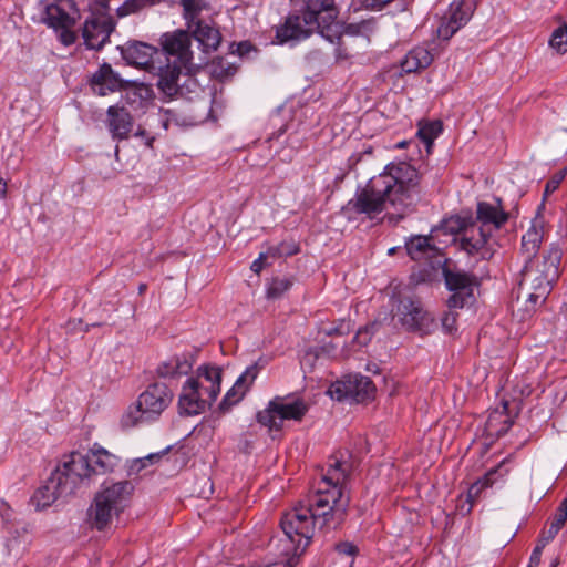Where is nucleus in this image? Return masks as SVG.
<instances>
[{"label":"nucleus","instance_id":"24","mask_svg":"<svg viewBox=\"0 0 567 567\" xmlns=\"http://www.w3.org/2000/svg\"><path fill=\"white\" fill-rule=\"evenodd\" d=\"M107 128L113 140L128 138L133 130V117L131 113L118 105H111L106 111Z\"/></svg>","mask_w":567,"mask_h":567},{"label":"nucleus","instance_id":"16","mask_svg":"<svg viewBox=\"0 0 567 567\" xmlns=\"http://www.w3.org/2000/svg\"><path fill=\"white\" fill-rule=\"evenodd\" d=\"M115 27L116 21L107 12H92L84 21L82 29L84 44L90 50H102L110 42V37Z\"/></svg>","mask_w":567,"mask_h":567},{"label":"nucleus","instance_id":"34","mask_svg":"<svg viewBox=\"0 0 567 567\" xmlns=\"http://www.w3.org/2000/svg\"><path fill=\"white\" fill-rule=\"evenodd\" d=\"M442 131L441 122H430L422 125L417 131V136L420 140L426 145L427 148L431 147L434 140L439 136Z\"/></svg>","mask_w":567,"mask_h":567},{"label":"nucleus","instance_id":"50","mask_svg":"<svg viewBox=\"0 0 567 567\" xmlns=\"http://www.w3.org/2000/svg\"><path fill=\"white\" fill-rule=\"evenodd\" d=\"M7 182L0 177V198L4 199L7 197Z\"/></svg>","mask_w":567,"mask_h":567},{"label":"nucleus","instance_id":"29","mask_svg":"<svg viewBox=\"0 0 567 567\" xmlns=\"http://www.w3.org/2000/svg\"><path fill=\"white\" fill-rule=\"evenodd\" d=\"M433 55L429 49L424 47H415L411 49L401 61V69L405 73H413L426 69L431 65Z\"/></svg>","mask_w":567,"mask_h":567},{"label":"nucleus","instance_id":"55","mask_svg":"<svg viewBox=\"0 0 567 567\" xmlns=\"http://www.w3.org/2000/svg\"><path fill=\"white\" fill-rule=\"evenodd\" d=\"M153 141H154V138H150V140L147 141V143H146V144H147V146H150V147H151V146H152Z\"/></svg>","mask_w":567,"mask_h":567},{"label":"nucleus","instance_id":"47","mask_svg":"<svg viewBox=\"0 0 567 567\" xmlns=\"http://www.w3.org/2000/svg\"><path fill=\"white\" fill-rule=\"evenodd\" d=\"M266 259H267V254L260 252L258 258L252 261L250 269L255 274H260V271L265 268Z\"/></svg>","mask_w":567,"mask_h":567},{"label":"nucleus","instance_id":"37","mask_svg":"<svg viewBox=\"0 0 567 567\" xmlns=\"http://www.w3.org/2000/svg\"><path fill=\"white\" fill-rule=\"evenodd\" d=\"M567 174V169L563 168L557 172H555L550 178L546 182L544 194H543V202L545 204L546 198L553 194L555 190H557L561 184V182L565 179Z\"/></svg>","mask_w":567,"mask_h":567},{"label":"nucleus","instance_id":"26","mask_svg":"<svg viewBox=\"0 0 567 567\" xmlns=\"http://www.w3.org/2000/svg\"><path fill=\"white\" fill-rule=\"evenodd\" d=\"M41 21L58 31L60 28L74 27L76 18L71 16L62 4L49 3L44 6Z\"/></svg>","mask_w":567,"mask_h":567},{"label":"nucleus","instance_id":"27","mask_svg":"<svg viewBox=\"0 0 567 567\" xmlns=\"http://www.w3.org/2000/svg\"><path fill=\"white\" fill-rule=\"evenodd\" d=\"M513 423L508 413V402L505 401L502 409H496L489 413L485 423V431L489 436L499 437L508 432Z\"/></svg>","mask_w":567,"mask_h":567},{"label":"nucleus","instance_id":"39","mask_svg":"<svg viewBox=\"0 0 567 567\" xmlns=\"http://www.w3.org/2000/svg\"><path fill=\"white\" fill-rule=\"evenodd\" d=\"M71 29H72V27H66V28H60L58 30V31H60L59 40L65 47L74 44L78 39L76 33L74 31H72Z\"/></svg>","mask_w":567,"mask_h":567},{"label":"nucleus","instance_id":"20","mask_svg":"<svg viewBox=\"0 0 567 567\" xmlns=\"http://www.w3.org/2000/svg\"><path fill=\"white\" fill-rule=\"evenodd\" d=\"M90 83L93 91L101 96L116 91L126 90L135 86L136 84L134 81L122 79L109 63H103L99 70L93 73Z\"/></svg>","mask_w":567,"mask_h":567},{"label":"nucleus","instance_id":"28","mask_svg":"<svg viewBox=\"0 0 567 567\" xmlns=\"http://www.w3.org/2000/svg\"><path fill=\"white\" fill-rule=\"evenodd\" d=\"M193 37L204 47L205 51H215L220 44L221 34L219 30L209 23L197 21L193 24Z\"/></svg>","mask_w":567,"mask_h":567},{"label":"nucleus","instance_id":"4","mask_svg":"<svg viewBox=\"0 0 567 567\" xmlns=\"http://www.w3.org/2000/svg\"><path fill=\"white\" fill-rule=\"evenodd\" d=\"M339 16V9L334 0H307L302 16L289 14L285 23L277 28L276 37L280 43L308 38L313 29H320V33L330 42L337 38L341 40L338 30L332 27Z\"/></svg>","mask_w":567,"mask_h":567},{"label":"nucleus","instance_id":"17","mask_svg":"<svg viewBox=\"0 0 567 567\" xmlns=\"http://www.w3.org/2000/svg\"><path fill=\"white\" fill-rule=\"evenodd\" d=\"M475 9V0H460L452 2L437 28L439 38L442 40H450L471 20Z\"/></svg>","mask_w":567,"mask_h":567},{"label":"nucleus","instance_id":"52","mask_svg":"<svg viewBox=\"0 0 567 567\" xmlns=\"http://www.w3.org/2000/svg\"><path fill=\"white\" fill-rule=\"evenodd\" d=\"M296 564L295 561V557H292L291 559H289L286 564V567H293V565Z\"/></svg>","mask_w":567,"mask_h":567},{"label":"nucleus","instance_id":"25","mask_svg":"<svg viewBox=\"0 0 567 567\" xmlns=\"http://www.w3.org/2000/svg\"><path fill=\"white\" fill-rule=\"evenodd\" d=\"M194 365V359L188 353L175 354L161 362L156 368V374L164 379H174L187 375Z\"/></svg>","mask_w":567,"mask_h":567},{"label":"nucleus","instance_id":"41","mask_svg":"<svg viewBox=\"0 0 567 567\" xmlns=\"http://www.w3.org/2000/svg\"><path fill=\"white\" fill-rule=\"evenodd\" d=\"M566 520H567V512L557 508L549 525H551L555 528L560 530L563 528V526L565 525Z\"/></svg>","mask_w":567,"mask_h":567},{"label":"nucleus","instance_id":"60","mask_svg":"<svg viewBox=\"0 0 567 567\" xmlns=\"http://www.w3.org/2000/svg\"><path fill=\"white\" fill-rule=\"evenodd\" d=\"M101 326L100 323H92L91 327Z\"/></svg>","mask_w":567,"mask_h":567},{"label":"nucleus","instance_id":"53","mask_svg":"<svg viewBox=\"0 0 567 567\" xmlns=\"http://www.w3.org/2000/svg\"><path fill=\"white\" fill-rule=\"evenodd\" d=\"M145 290H146V285L145 284H141L140 287H138V292L143 293Z\"/></svg>","mask_w":567,"mask_h":567},{"label":"nucleus","instance_id":"59","mask_svg":"<svg viewBox=\"0 0 567 567\" xmlns=\"http://www.w3.org/2000/svg\"><path fill=\"white\" fill-rule=\"evenodd\" d=\"M389 254H394V248H391V249L389 250Z\"/></svg>","mask_w":567,"mask_h":567},{"label":"nucleus","instance_id":"57","mask_svg":"<svg viewBox=\"0 0 567 567\" xmlns=\"http://www.w3.org/2000/svg\"><path fill=\"white\" fill-rule=\"evenodd\" d=\"M69 7L70 8H74V3L73 2H69Z\"/></svg>","mask_w":567,"mask_h":567},{"label":"nucleus","instance_id":"3","mask_svg":"<svg viewBox=\"0 0 567 567\" xmlns=\"http://www.w3.org/2000/svg\"><path fill=\"white\" fill-rule=\"evenodd\" d=\"M508 220L502 200L497 204L478 202L476 216H455L444 221V228L453 234H458L461 250L473 257L488 260L495 252L492 234L501 229Z\"/></svg>","mask_w":567,"mask_h":567},{"label":"nucleus","instance_id":"19","mask_svg":"<svg viewBox=\"0 0 567 567\" xmlns=\"http://www.w3.org/2000/svg\"><path fill=\"white\" fill-rule=\"evenodd\" d=\"M184 66L159 59L155 65L152 66L150 74L156 78V87L158 91L169 100L178 94V84L182 79Z\"/></svg>","mask_w":567,"mask_h":567},{"label":"nucleus","instance_id":"22","mask_svg":"<svg viewBox=\"0 0 567 567\" xmlns=\"http://www.w3.org/2000/svg\"><path fill=\"white\" fill-rule=\"evenodd\" d=\"M258 375L257 364H251L246 368L244 373L236 380L235 384L227 391L221 402L219 403V411L223 413L228 412L234 405L239 403L249 390Z\"/></svg>","mask_w":567,"mask_h":567},{"label":"nucleus","instance_id":"38","mask_svg":"<svg viewBox=\"0 0 567 567\" xmlns=\"http://www.w3.org/2000/svg\"><path fill=\"white\" fill-rule=\"evenodd\" d=\"M458 313L456 312V309L449 308V311H446L442 319V327L447 333H452L456 330V321H457Z\"/></svg>","mask_w":567,"mask_h":567},{"label":"nucleus","instance_id":"42","mask_svg":"<svg viewBox=\"0 0 567 567\" xmlns=\"http://www.w3.org/2000/svg\"><path fill=\"white\" fill-rule=\"evenodd\" d=\"M280 245L282 246V252L285 257L295 256L300 251L299 244L295 240L281 241Z\"/></svg>","mask_w":567,"mask_h":567},{"label":"nucleus","instance_id":"21","mask_svg":"<svg viewBox=\"0 0 567 567\" xmlns=\"http://www.w3.org/2000/svg\"><path fill=\"white\" fill-rule=\"evenodd\" d=\"M544 209L545 204L542 203L537 208L536 216L530 223V227L522 237L520 250L526 260H532L536 257L545 238V234L547 231V223L543 216Z\"/></svg>","mask_w":567,"mask_h":567},{"label":"nucleus","instance_id":"40","mask_svg":"<svg viewBox=\"0 0 567 567\" xmlns=\"http://www.w3.org/2000/svg\"><path fill=\"white\" fill-rule=\"evenodd\" d=\"M252 51L257 52V49H256V47L251 42H249V41H241V42L237 43L235 52L240 58H246Z\"/></svg>","mask_w":567,"mask_h":567},{"label":"nucleus","instance_id":"14","mask_svg":"<svg viewBox=\"0 0 567 567\" xmlns=\"http://www.w3.org/2000/svg\"><path fill=\"white\" fill-rule=\"evenodd\" d=\"M446 288L452 292L446 305L451 309H461L473 299L474 287L477 286L476 276L461 269L443 268Z\"/></svg>","mask_w":567,"mask_h":567},{"label":"nucleus","instance_id":"13","mask_svg":"<svg viewBox=\"0 0 567 567\" xmlns=\"http://www.w3.org/2000/svg\"><path fill=\"white\" fill-rule=\"evenodd\" d=\"M375 386L369 377L350 374L332 383L328 390L329 395L337 401L353 400L358 403L373 398Z\"/></svg>","mask_w":567,"mask_h":567},{"label":"nucleus","instance_id":"54","mask_svg":"<svg viewBox=\"0 0 567 567\" xmlns=\"http://www.w3.org/2000/svg\"><path fill=\"white\" fill-rule=\"evenodd\" d=\"M147 458L152 460V458H159V455L158 454H151Z\"/></svg>","mask_w":567,"mask_h":567},{"label":"nucleus","instance_id":"61","mask_svg":"<svg viewBox=\"0 0 567 567\" xmlns=\"http://www.w3.org/2000/svg\"><path fill=\"white\" fill-rule=\"evenodd\" d=\"M89 330H90V326H86L84 331L87 332Z\"/></svg>","mask_w":567,"mask_h":567},{"label":"nucleus","instance_id":"58","mask_svg":"<svg viewBox=\"0 0 567 567\" xmlns=\"http://www.w3.org/2000/svg\"><path fill=\"white\" fill-rule=\"evenodd\" d=\"M404 145H405V143L402 142V143L399 144V147H403Z\"/></svg>","mask_w":567,"mask_h":567},{"label":"nucleus","instance_id":"2","mask_svg":"<svg viewBox=\"0 0 567 567\" xmlns=\"http://www.w3.org/2000/svg\"><path fill=\"white\" fill-rule=\"evenodd\" d=\"M425 179L410 163L400 161L388 164L383 172L370 178L348 202L357 214L374 218L388 206L413 210L422 198Z\"/></svg>","mask_w":567,"mask_h":567},{"label":"nucleus","instance_id":"15","mask_svg":"<svg viewBox=\"0 0 567 567\" xmlns=\"http://www.w3.org/2000/svg\"><path fill=\"white\" fill-rule=\"evenodd\" d=\"M393 311L394 317H398L400 323L409 331L427 333L433 324V319L417 298L400 296Z\"/></svg>","mask_w":567,"mask_h":567},{"label":"nucleus","instance_id":"44","mask_svg":"<svg viewBox=\"0 0 567 567\" xmlns=\"http://www.w3.org/2000/svg\"><path fill=\"white\" fill-rule=\"evenodd\" d=\"M543 549H544V544L536 545V547L534 548V550L530 555L528 567H538L539 566Z\"/></svg>","mask_w":567,"mask_h":567},{"label":"nucleus","instance_id":"32","mask_svg":"<svg viewBox=\"0 0 567 567\" xmlns=\"http://www.w3.org/2000/svg\"><path fill=\"white\" fill-rule=\"evenodd\" d=\"M179 4L183 8V17L188 29H193V24L202 21L199 19L202 11L207 10L209 7L206 0H179Z\"/></svg>","mask_w":567,"mask_h":567},{"label":"nucleus","instance_id":"48","mask_svg":"<svg viewBox=\"0 0 567 567\" xmlns=\"http://www.w3.org/2000/svg\"><path fill=\"white\" fill-rule=\"evenodd\" d=\"M265 254H267V258L268 257H271V258L285 257L284 252H282V246L280 244L277 246L269 247Z\"/></svg>","mask_w":567,"mask_h":567},{"label":"nucleus","instance_id":"6","mask_svg":"<svg viewBox=\"0 0 567 567\" xmlns=\"http://www.w3.org/2000/svg\"><path fill=\"white\" fill-rule=\"evenodd\" d=\"M223 370L217 365H202L196 377L182 386L178 398L181 415H198L209 409L220 393Z\"/></svg>","mask_w":567,"mask_h":567},{"label":"nucleus","instance_id":"46","mask_svg":"<svg viewBox=\"0 0 567 567\" xmlns=\"http://www.w3.org/2000/svg\"><path fill=\"white\" fill-rule=\"evenodd\" d=\"M558 533H559V529L549 525L548 529H546L542 533L538 544H544V547H545L550 540H553L556 537V535Z\"/></svg>","mask_w":567,"mask_h":567},{"label":"nucleus","instance_id":"23","mask_svg":"<svg viewBox=\"0 0 567 567\" xmlns=\"http://www.w3.org/2000/svg\"><path fill=\"white\" fill-rule=\"evenodd\" d=\"M405 249L412 260L426 261L431 266H433L434 260L442 255L441 248L432 243L431 236H412L405 243Z\"/></svg>","mask_w":567,"mask_h":567},{"label":"nucleus","instance_id":"12","mask_svg":"<svg viewBox=\"0 0 567 567\" xmlns=\"http://www.w3.org/2000/svg\"><path fill=\"white\" fill-rule=\"evenodd\" d=\"M161 45V59L179 64L184 66V70L186 71L194 69V55L193 51L190 50L192 35L188 31L175 30L173 32H166L162 34Z\"/></svg>","mask_w":567,"mask_h":567},{"label":"nucleus","instance_id":"49","mask_svg":"<svg viewBox=\"0 0 567 567\" xmlns=\"http://www.w3.org/2000/svg\"><path fill=\"white\" fill-rule=\"evenodd\" d=\"M336 58L338 60H346L348 59V54L344 49H342L340 45L336 48Z\"/></svg>","mask_w":567,"mask_h":567},{"label":"nucleus","instance_id":"1","mask_svg":"<svg viewBox=\"0 0 567 567\" xmlns=\"http://www.w3.org/2000/svg\"><path fill=\"white\" fill-rule=\"evenodd\" d=\"M346 478V470L336 461L322 475L318 489L282 516L280 526L295 544V556L305 553L317 526L336 529L343 523L350 505V495L344 489Z\"/></svg>","mask_w":567,"mask_h":567},{"label":"nucleus","instance_id":"8","mask_svg":"<svg viewBox=\"0 0 567 567\" xmlns=\"http://www.w3.org/2000/svg\"><path fill=\"white\" fill-rule=\"evenodd\" d=\"M174 398L172 390L163 382H154L138 395L121 417V426L130 429L140 423L155 421L169 406Z\"/></svg>","mask_w":567,"mask_h":567},{"label":"nucleus","instance_id":"31","mask_svg":"<svg viewBox=\"0 0 567 567\" xmlns=\"http://www.w3.org/2000/svg\"><path fill=\"white\" fill-rule=\"evenodd\" d=\"M200 64H194V69L190 71L184 70L182 78L183 82L178 84V94L177 96L192 99V94L197 95L200 91V84L195 78L196 73L199 71Z\"/></svg>","mask_w":567,"mask_h":567},{"label":"nucleus","instance_id":"7","mask_svg":"<svg viewBox=\"0 0 567 567\" xmlns=\"http://www.w3.org/2000/svg\"><path fill=\"white\" fill-rule=\"evenodd\" d=\"M134 489L131 481L103 485L87 509L91 527L101 532L109 529L113 518L118 517L130 506Z\"/></svg>","mask_w":567,"mask_h":567},{"label":"nucleus","instance_id":"5","mask_svg":"<svg viewBox=\"0 0 567 567\" xmlns=\"http://www.w3.org/2000/svg\"><path fill=\"white\" fill-rule=\"evenodd\" d=\"M561 256L560 247L551 244L540 258L526 260L520 274L517 297L524 298L530 308L542 305L550 293L554 282L559 277Z\"/></svg>","mask_w":567,"mask_h":567},{"label":"nucleus","instance_id":"51","mask_svg":"<svg viewBox=\"0 0 567 567\" xmlns=\"http://www.w3.org/2000/svg\"><path fill=\"white\" fill-rule=\"evenodd\" d=\"M557 508L567 512V497L561 501V503L559 504V506Z\"/></svg>","mask_w":567,"mask_h":567},{"label":"nucleus","instance_id":"43","mask_svg":"<svg viewBox=\"0 0 567 567\" xmlns=\"http://www.w3.org/2000/svg\"><path fill=\"white\" fill-rule=\"evenodd\" d=\"M336 550L340 554H344L348 556H354L358 553L357 546L349 542H343V543L337 544Z\"/></svg>","mask_w":567,"mask_h":567},{"label":"nucleus","instance_id":"9","mask_svg":"<svg viewBox=\"0 0 567 567\" xmlns=\"http://www.w3.org/2000/svg\"><path fill=\"white\" fill-rule=\"evenodd\" d=\"M63 460L79 486L89 483L93 475L114 472L121 462L118 456L97 444H94L86 454L72 452Z\"/></svg>","mask_w":567,"mask_h":567},{"label":"nucleus","instance_id":"45","mask_svg":"<svg viewBox=\"0 0 567 567\" xmlns=\"http://www.w3.org/2000/svg\"><path fill=\"white\" fill-rule=\"evenodd\" d=\"M392 1L393 0H361L362 6L371 10H380Z\"/></svg>","mask_w":567,"mask_h":567},{"label":"nucleus","instance_id":"30","mask_svg":"<svg viewBox=\"0 0 567 567\" xmlns=\"http://www.w3.org/2000/svg\"><path fill=\"white\" fill-rule=\"evenodd\" d=\"M503 465L504 462H501L496 467L489 470L483 477L478 478L470 486L467 491V502L471 503V506L480 498L483 489L491 487L495 483L496 475Z\"/></svg>","mask_w":567,"mask_h":567},{"label":"nucleus","instance_id":"56","mask_svg":"<svg viewBox=\"0 0 567 567\" xmlns=\"http://www.w3.org/2000/svg\"><path fill=\"white\" fill-rule=\"evenodd\" d=\"M136 135L143 136L144 135V131H140Z\"/></svg>","mask_w":567,"mask_h":567},{"label":"nucleus","instance_id":"18","mask_svg":"<svg viewBox=\"0 0 567 567\" xmlns=\"http://www.w3.org/2000/svg\"><path fill=\"white\" fill-rule=\"evenodd\" d=\"M127 64L150 73L156 61H159L158 48L138 40H130L118 48Z\"/></svg>","mask_w":567,"mask_h":567},{"label":"nucleus","instance_id":"36","mask_svg":"<svg viewBox=\"0 0 567 567\" xmlns=\"http://www.w3.org/2000/svg\"><path fill=\"white\" fill-rule=\"evenodd\" d=\"M293 285L291 278H274L267 289L268 298H279Z\"/></svg>","mask_w":567,"mask_h":567},{"label":"nucleus","instance_id":"10","mask_svg":"<svg viewBox=\"0 0 567 567\" xmlns=\"http://www.w3.org/2000/svg\"><path fill=\"white\" fill-rule=\"evenodd\" d=\"M72 476L68 465L62 460L44 484L34 492L31 503L40 511L51 506L60 497L74 494L80 486Z\"/></svg>","mask_w":567,"mask_h":567},{"label":"nucleus","instance_id":"35","mask_svg":"<svg viewBox=\"0 0 567 567\" xmlns=\"http://www.w3.org/2000/svg\"><path fill=\"white\" fill-rule=\"evenodd\" d=\"M549 45L559 54L567 52V24L559 25L550 35Z\"/></svg>","mask_w":567,"mask_h":567},{"label":"nucleus","instance_id":"11","mask_svg":"<svg viewBox=\"0 0 567 567\" xmlns=\"http://www.w3.org/2000/svg\"><path fill=\"white\" fill-rule=\"evenodd\" d=\"M308 412L307 403L300 399L290 400L275 396L267 406L256 415L257 422L269 431H280L285 421L300 422Z\"/></svg>","mask_w":567,"mask_h":567},{"label":"nucleus","instance_id":"33","mask_svg":"<svg viewBox=\"0 0 567 567\" xmlns=\"http://www.w3.org/2000/svg\"><path fill=\"white\" fill-rule=\"evenodd\" d=\"M237 72V68L225 58L217 56L210 63V73L214 78L225 81Z\"/></svg>","mask_w":567,"mask_h":567}]
</instances>
